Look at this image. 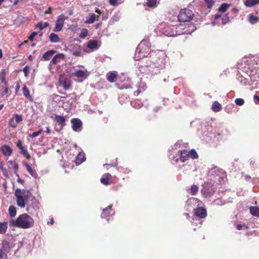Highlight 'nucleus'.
Wrapping results in <instances>:
<instances>
[{
  "label": "nucleus",
  "mask_w": 259,
  "mask_h": 259,
  "mask_svg": "<svg viewBox=\"0 0 259 259\" xmlns=\"http://www.w3.org/2000/svg\"><path fill=\"white\" fill-rule=\"evenodd\" d=\"M149 59L151 63L146 65V67L148 73H151L152 75L159 73L160 70L165 68L167 62V57L163 51H152Z\"/></svg>",
  "instance_id": "nucleus-1"
},
{
  "label": "nucleus",
  "mask_w": 259,
  "mask_h": 259,
  "mask_svg": "<svg viewBox=\"0 0 259 259\" xmlns=\"http://www.w3.org/2000/svg\"><path fill=\"white\" fill-rule=\"evenodd\" d=\"M161 32L168 37L175 36L184 34H191L196 30V27L192 26L189 28L184 27L183 24H167L161 28Z\"/></svg>",
  "instance_id": "nucleus-2"
},
{
  "label": "nucleus",
  "mask_w": 259,
  "mask_h": 259,
  "mask_svg": "<svg viewBox=\"0 0 259 259\" xmlns=\"http://www.w3.org/2000/svg\"><path fill=\"white\" fill-rule=\"evenodd\" d=\"M34 225L33 219L27 213L19 215L16 219L9 221L10 227H17L22 229H28Z\"/></svg>",
  "instance_id": "nucleus-3"
},
{
  "label": "nucleus",
  "mask_w": 259,
  "mask_h": 259,
  "mask_svg": "<svg viewBox=\"0 0 259 259\" xmlns=\"http://www.w3.org/2000/svg\"><path fill=\"white\" fill-rule=\"evenodd\" d=\"M226 179V173L222 169L212 166L208 174V181H211L215 185H223Z\"/></svg>",
  "instance_id": "nucleus-4"
},
{
  "label": "nucleus",
  "mask_w": 259,
  "mask_h": 259,
  "mask_svg": "<svg viewBox=\"0 0 259 259\" xmlns=\"http://www.w3.org/2000/svg\"><path fill=\"white\" fill-rule=\"evenodd\" d=\"M151 53L149 41L147 39H143L136 49L135 57L138 60L144 57H147L149 55L150 56Z\"/></svg>",
  "instance_id": "nucleus-5"
},
{
  "label": "nucleus",
  "mask_w": 259,
  "mask_h": 259,
  "mask_svg": "<svg viewBox=\"0 0 259 259\" xmlns=\"http://www.w3.org/2000/svg\"><path fill=\"white\" fill-rule=\"evenodd\" d=\"M202 187L201 193L206 198H210L217 189V185L213 184L211 181H206L202 185Z\"/></svg>",
  "instance_id": "nucleus-6"
},
{
  "label": "nucleus",
  "mask_w": 259,
  "mask_h": 259,
  "mask_svg": "<svg viewBox=\"0 0 259 259\" xmlns=\"http://www.w3.org/2000/svg\"><path fill=\"white\" fill-rule=\"evenodd\" d=\"M194 17L192 11L190 9L184 8L182 9L178 16V18L179 22H187L191 21Z\"/></svg>",
  "instance_id": "nucleus-7"
},
{
  "label": "nucleus",
  "mask_w": 259,
  "mask_h": 259,
  "mask_svg": "<svg viewBox=\"0 0 259 259\" xmlns=\"http://www.w3.org/2000/svg\"><path fill=\"white\" fill-rule=\"evenodd\" d=\"M180 153L179 157H174L171 160V162L173 164L179 163V162H185L189 158L188 151L186 150H179Z\"/></svg>",
  "instance_id": "nucleus-8"
},
{
  "label": "nucleus",
  "mask_w": 259,
  "mask_h": 259,
  "mask_svg": "<svg viewBox=\"0 0 259 259\" xmlns=\"http://www.w3.org/2000/svg\"><path fill=\"white\" fill-rule=\"evenodd\" d=\"M68 18V17L65 16L63 14H61L58 16L55 23V27L53 29V31L55 32L61 31L64 26L65 20Z\"/></svg>",
  "instance_id": "nucleus-9"
},
{
  "label": "nucleus",
  "mask_w": 259,
  "mask_h": 259,
  "mask_svg": "<svg viewBox=\"0 0 259 259\" xmlns=\"http://www.w3.org/2000/svg\"><path fill=\"white\" fill-rule=\"evenodd\" d=\"M114 213V211L112 209V205H109L103 209L101 218L105 219L108 222L112 219Z\"/></svg>",
  "instance_id": "nucleus-10"
},
{
  "label": "nucleus",
  "mask_w": 259,
  "mask_h": 259,
  "mask_svg": "<svg viewBox=\"0 0 259 259\" xmlns=\"http://www.w3.org/2000/svg\"><path fill=\"white\" fill-rule=\"evenodd\" d=\"M20 192V191H19V189L17 188L15 191L14 194L17 198V204L18 206L21 208H24L25 207L26 204L27 203L21 196V194L19 193Z\"/></svg>",
  "instance_id": "nucleus-11"
},
{
  "label": "nucleus",
  "mask_w": 259,
  "mask_h": 259,
  "mask_svg": "<svg viewBox=\"0 0 259 259\" xmlns=\"http://www.w3.org/2000/svg\"><path fill=\"white\" fill-rule=\"evenodd\" d=\"M60 86L62 87L65 90H67L70 87V81L64 75H61L59 79Z\"/></svg>",
  "instance_id": "nucleus-12"
},
{
  "label": "nucleus",
  "mask_w": 259,
  "mask_h": 259,
  "mask_svg": "<svg viewBox=\"0 0 259 259\" xmlns=\"http://www.w3.org/2000/svg\"><path fill=\"white\" fill-rule=\"evenodd\" d=\"M194 212L195 216L201 219L205 218L207 215L206 209L201 206H197V208L194 209Z\"/></svg>",
  "instance_id": "nucleus-13"
},
{
  "label": "nucleus",
  "mask_w": 259,
  "mask_h": 259,
  "mask_svg": "<svg viewBox=\"0 0 259 259\" xmlns=\"http://www.w3.org/2000/svg\"><path fill=\"white\" fill-rule=\"evenodd\" d=\"M72 128L75 132H79L81 130L82 122L78 118H73L71 120Z\"/></svg>",
  "instance_id": "nucleus-14"
},
{
  "label": "nucleus",
  "mask_w": 259,
  "mask_h": 259,
  "mask_svg": "<svg viewBox=\"0 0 259 259\" xmlns=\"http://www.w3.org/2000/svg\"><path fill=\"white\" fill-rule=\"evenodd\" d=\"M199 200L196 198L191 197L187 201L185 207L187 209H190V207L198 206L199 204Z\"/></svg>",
  "instance_id": "nucleus-15"
},
{
  "label": "nucleus",
  "mask_w": 259,
  "mask_h": 259,
  "mask_svg": "<svg viewBox=\"0 0 259 259\" xmlns=\"http://www.w3.org/2000/svg\"><path fill=\"white\" fill-rule=\"evenodd\" d=\"M55 119L57 122L58 123V125L59 126V128L55 127L56 131L57 132L60 131L65 125V122L66 121L65 118L61 115H56L55 116Z\"/></svg>",
  "instance_id": "nucleus-16"
},
{
  "label": "nucleus",
  "mask_w": 259,
  "mask_h": 259,
  "mask_svg": "<svg viewBox=\"0 0 259 259\" xmlns=\"http://www.w3.org/2000/svg\"><path fill=\"white\" fill-rule=\"evenodd\" d=\"M14 246L13 242L11 240L5 239L3 241L2 249L5 252H9L10 249L13 248Z\"/></svg>",
  "instance_id": "nucleus-17"
},
{
  "label": "nucleus",
  "mask_w": 259,
  "mask_h": 259,
  "mask_svg": "<svg viewBox=\"0 0 259 259\" xmlns=\"http://www.w3.org/2000/svg\"><path fill=\"white\" fill-rule=\"evenodd\" d=\"M72 75L76 77L80 78L82 79H85L89 75V73L87 70H78L74 72Z\"/></svg>",
  "instance_id": "nucleus-18"
},
{
  "label": "nucleus",
  "mask_w": 259,
  "mask_h": 259,
  "mask_svg": "<svg viewBox=\"0 0 259 259\" xmlns=\"http://www.w3.org/2000/svg\"><path fill=\"white\" fill-rule=\"evenodd\" d=\"M21 196L23 197V198L25 199V200L26 201L27 204L29 203V200H30L32 201V207L33 208H38L37 206V201L36 200L35 198L33 195H26L24 196L22 194Z\"/></svg>",
  "instance_id": "nucleus-19"
},
{
  "label": "nucleus",
  "mask_w": 259,
  "mask_h": 259,
  "mask_svg": "<svg viewBox=\"0 0 259 259\" xmlns=\"http://www.w3.org/2000/svg\"><path fill=\"white\" fill-rule=\"evenodd\" d=\"M1 151L3 154L6 157H9L12 153V150L11 147L7 145H3L1 147Z\"/></svg>",
  "instance_id": "nucleus-20"
},
{
  "label": "nucleus",
  "mask_w": 259,
  "mask_h": 259,
  "mask_svg": "<svg viewBox=\"0 0 259 259\" xmlns=\"http://www.w3.org/2000/svg\"><path fill=\"white\" fill-rule=\"evenodd\" d=\"M85 154L83 152H79L75 158V163L79 165L85 160Z\"/></svg>",
  "instance_id": "nucleus-21"
},
{
  "label": "nucleus",
  "mask_w": 259,
  "mask_h": 259,
  "mask_svg": "<svg viewBox=\"0 0 259 259\" xmlns=\"http://www.w3.org/2000/svg\"><path fill=\"white\" fill-rule=\"evenodd\" d=\"M24 166L26 167V169L27 170L29 174L34 178L37 179L38 178V175L36 170L34 169H32L30 165L27 163H24Z\"/></svg>",
  "instance_id": "nucleus-22"
},
{
  "label": "nucleus",
  "mask_w": 259,
  "mask_h": 259,
  "mask_svg": "<svg viewBox=\"0 0 259 259\" xmlns=\"http://www.w3.org/2000/svg\"><path fill=\"white\" fill-rule=\"evenodd\" d=\"M87 47L92 50L98 49L99 48L98 42L96 40H91L88 41Z\"/></svg>",
  "instance_id": "nucleus-23"
},
{
  "label": "nucleus",
  "mask_w": 259,
  "mask_h": 259,
  "mask_svg": "<svg viewBox=\"0 0 259 259\" xmlns=\"http://www.w3.org/2000/svg\"><path fill=\"white\" fill-rule=\"evenodd\" d=\"M99 18V15H96L94 13L90 14L89 18L85 21V23L93 24L96 20H98Z\"/></svg>",
  "instance_id": "nucleus-24"
},
{
  "label": "nucleus",
  "mask_w": 259,
  "mask_h": 259,
  "mask_svg": "<svg viewBox=\"0 0 259 259\" xmlns=\"http://www.w3.org/2000/svg\"><path fill=\"white\" fill-rule=\"evenodd\" d=\"M72 53L75 56H80L81 55V49L78 45H74L72 49Z\"/></svg>",
  "instance_id": "nucleus-25"
},
{
  "label": "nucleus",
  "mask_w": 259,
  "mask_h": 259,
  "mask_svg": "<svg viewBox=\"0 0 259 259\" xmlns=\"http://www.w3.org/2000/svg\"><path fill=\"white\" fill-rule=\"evenodd\" d=\"M64 55L63 54H58L55 55L51 61V64L54 65L60 61L61 60L64 59Z\"/></svg>",
  "instance_id": "nucleus-26"
},
{
  "label": "nucleus",
  "mask_w": 259,
  "mask_h": 259,
  "mask_svg": "<svg viewBox=\"0 0 259 259\" xmlns=\"http://www.w3.org/2000/svg\"><path fill=\"white\" fill-rule=\"evenodd\" d=\"M23 94L25 98H27L30 101H33V98L30 95V92L26 85H24L22 88Z\"/></svg>",
  "instance_id": "nucleus-27"
},
{
  "label": "nucleus",
  "mask_w": 259,
  "mask_h": 259,
  "mask_svg": "<svg viewBox=\"0 0 259 259\" xmlns=\"http://www.w3.org/2000/svg\"><path fill=\"white\" fill-rule=\"evenodd\" d=\"M55 53V51L54 50H50L46 52L42 56V59L44 60H49L51 59V58L53 56V55Z\"/></svg>",
  "instance_id": "nucleus-28"
},
{
  "label": "nucleus",
  "mask_w": 259,
  "mask_h": 259,
  "mask_svg": "<svg viewBox=\"0 0 259 259\" xmlns=\"http://www.w3.org/2000/svg\"><path fill=\"white\" fill-rule=\"evenodd\" d=\"M158 5L157 0H146V6L149 8H155Z\"/></svg>",
  "instance_id": "nucleus-29"
},
{
  "label": "nucleus",
  "mask_w": 259,
  "mask_h": 259,
  "mask_svg": "<svg viewBox=\"0 0 259 259\" xmlns=\"http://www.w3.org/2000/svg\"><path fill=\"white\" fill-rule=\"evenodd\" d=\"M121 17V15L119 12H116L111 17L110 23L111 24H113L116 22L118 21Z\"/></svg>",
  "instance_id": "nucleus-30"
},
{
  "label": "nucleus",
  "mask_w": 259,
  "mask_h": 259,
  "mask_svg": "<svg viewBox=\"0 0 259 259\" xmlns=\"http://www.w3.org/2000/svg\"><path fill=\"white\" fill-rule=\"evenodd\" d=\"M50 41L51 42L56 43L60 41L58 35L54 33H51L49 36Z\"/></svg>",
  "instance_id": "nucleus-31"
},
{
  "label": "nucleus",
  "mask_w": 259,
  "mask_h": 259,
  "mask_svg": "<svg viewBox=\"0 0 259 259\" xmlns=\"http://www.w3.org/2000/svg\"><path fill=\"white\" fill-rule=\"evenodd\" d=\"M8 212L10 217L13 218L16 215V208L14 205H10L8 209Z\"/></svg>",
  "instance_id": "nucleus-32"
},
{
  "label": "nucleus",
  "mask_w": 259,
  "mask_h": 259,
  "mask_svg": "<svg viewBox=\"0 0 259 259\" xmlns=\"http://www.w3.org/2000/svg\"><path fill=\"white\" fill-rule=\"evenodd\" d=\"M222 108V106L220 103H219L217 101H215L213 103L212 106H211V109L214 112H219L221 110Z\"/></svg>",
  "instance_id": "nucleus-33"
},
{
  "label": "nucleus",
  "mask_w": 259,
  "mask_h": 259,
  "mask_svg": "<svg viewBox=\"0 0 259 259\" xmlns=\"http://www.w3.org/2000/svg\"><path fill=\"white\" fill-rule=\"evenodd\" d=\"M8 167L9 169H13L15 171H17L18 169V165L15 161L10 160L8 162Z\"/></svg>",
  "instance_id": "nucleus-34"
},
{
  "label": "nucleus",
  "mask_w": 259,
  "mask_h": 259,
  "mask_svg": "<svg viewBox=\"0 0 259 259\" xmlns=\"http://www.w3.org/2000/svg\"><path fill=\"white\" fill-rule=\"evenodd\" d=\"M17 146L20 150L21 153L24 155H26L28 154L27 150L22 146V143L20 140H19Z\"/></svg>",
  "instance_id": "nucleus-35"
},
{
  "label": "nucleus",
  "mask_w": 259,
  "mask_h": 259,
  "mask_svg": "<svg viewBox=\"0 0 259 259\" xmlns=\"http://www.w3.org/2000/svg\"><path fill=\"white\" fill-rule=\"evenodd\" d=\"M251 214L254 216L259 217V208L256 206H251L249 208Z\"/></svg>",
  "instance_id": "nucleus-36"
},
{
  "label": "nucleus",
  "mask_w": 259,
  "mask_h": 259,
  "mask_svg": "<svg viewBox=\"0 0 259 259\" xmlns=\"http://www.w3.org/2000/svg\"><path fill=\"white\" fill-rule=\"evenodd\" d=\"M249 21L251 24H256L259 22V17L250 14L249 15Z\"/></svg>",
  "instance_id": "nucleus-37"
},
{
  "label": "nucleus",
  "mask_w": 259,
  "mask_h": 259,
  "mask_svg": "<svg viewBox=\"0 0 259 259\" xmlns=\"http://www.w3.org/2000/svg\"><path fill=\"white\" fill-rule=\"evenodd\" d=\"M117 75L115 73L110 72L107 74V79L110 82H113L115 81Z\"/></svg>",
  "instance_id": "nucleus-38"
},
{
  "label": "nucleus",
  "mask_w": 259,
  "mask_h": 259,
  "mask_svg": "<svg viewBox=\"0 0 259 259\" xmlns=\"http://www.w3.org/2000/svg\"><path fill=\"white\" fill-rule=\"evenodd\" d=\"M7 222H0V234H5L7 231Z\"/></svg>",
  "instance_id": "nucleus-39"
},
{
  "label": "nucleus",
  "mask_w": 259,
  "mask_h": 259,
  "mask_svg": "<svg viewBox=\"0 0 259 259\" xmlns=\"http://www.w3.org/2000/svg\"><path fill=\"white\" fill-rule=\"evenodd\" d=\"M111 177V175L109 174H106L105 175V177H103L100 179L101 182L105 185H108L109 184V178Z\"/></svg>",
  "instance_id": "nucleus-40"
},
{
  "label": "nucleus",
  "mask_w": 259,
  "mask_h": 259,
  "mask_svg": "<svg viewBox=\"0 0 259 259\" xmlns=\"http://www.w3.org/2000/svg\"><path fill=\"white\" fill-rule=\"evenodd\" d=\"M259 3V0H245V5L246 6L250 7Z\"/></svg>",
  "instance_id": "nucleus-41"
},
{
  "label": "nucleus",
  "mask_w": 259,
  "mask_h": 259,
  "mask_svg": "<svg viewBox=\"0 0 259 259\" xmlns=\"http://www.w3.org/2000/svg\"><path fill=\"white\" fill-rule=\"evenodd\" d=\"M189 158H191L193 159H197L198 158V155L196 151L193 149L190 151H188Z\"/></svg>",
  "instance_id": "nucleus-42"
},
{
  "label": "nucleus",
  "mask_w": 259,
  "mask_h": 259,
  "mask_svg": "<svg viewBox=\"0 0 259 259\" xmlns=\"http://www.w3.org/2000/svg\"><path fill=\"white\" fill-rule=\"evenodd\" d=\"M49 25V24L48 22H40L36 25V27L41 30L47 27Z\"/></svg>",
  "instance_id": "nucleus-43"
},
{
  "label": "nucleus",
  "mask_w": 259,
  "mask_h": 259,
  "mask_svg": "<svg viewBox=\"0 0 259 259\" xmlns=\"http://www.w3.org/2000/svg\"><path fill=\"white\" fill-rule=\"evenodd\" d=\"M212 203L216 205H222L226 204V201L225 200H223L222 198H218L213 201Z\"/></svg>",
  "instance_id": "nucleus-44"
},
{
  "label": "nucleus",
  "mask_w": 259,
  "mask_h": 259,
  "mask_svg": "<svg viewBox=\"0 0 259 259\" xmlns=\"http://www.w3.org/2000/svg\"><path fill=\"white\" fill-rule=\"evenodd\" d=\"M6 73L5 70H2L0 75V80L5 85L7 84V82L6 80Z\"/></svg>",
  "instance_id": "nucleus-45"
},
{
  "label": "nucleus",
  "mask_w": 259,
  "mask_h": 259,
  "mask_svg": "<svg viewBox=\"0 0 259 259\" xmlns=\"http://www.w3.org/2000/svg\"><path fill=\"white\" fill-rule=\"evenodd\" d=\"M88 30L86 28H83L81 30L79 34V37L80 38H84L88 34Z\"/></svg>",
  "instance_id": "nucleus-46"
},
{
  "label": "nucleus",
  "mask_w": 259,
  "mask_h": 259,
  "mask_svg": "<svg viewBox=\"0 0 259 259\" xmlns=\"http://www.w3.org/2000/svg\"><path fill=\"white\" fill-rule=\"evenodd\" d=\"M198 191V187L196 185H193L190 188V194L192 195H195Z\"/></svg>",
  "instance_id": "nucleus-47"
},
{
  "label": "nucleus",
  "mask_w": 259,
  "mask_h": 259,
  "mask_svg": "<svg viewBox=\"0 0 259 259\" xmlns=\"http://www.w3.org/2000/svg\"><path fill=\"white\" fill-rule=\"evenodd\" d=\"M229 7V5L226 3H224L222 5H221L220 7L219 8V11L221 12L224 13L228 10Z\"/></svg>",
  "instance_id": "nucleus-48"
},
{
  "label": "nucleus",
  "mask_w": 259,
  "mask_h": 259,
  "mask_svg": "<svg viewBox=\"0 0 259 259\" xmlns=\"http://www.w3.org/2000/svg\"><path fill=\"white\" fill-rule=\"evenodd\" d=\"M131 104H132V106L135 108H140L143 105V104H142L141 101L139 100H136V101H134L133 102H132L131 103Z\"/></svg>",
  "instance_id": "nucleus-49"
},
{
  "label": "nucleus",
  "mask_w": 259,
  "mask_h": 259,
  "mask_svg": "<svg viewBox=\"0 0 259 259\" xmlns=\"http://www.w3.org/2000/svg\"><path fill=\"white\" fill-rule=\"evenodd\" d=\"M12 118H14L15 121L17 123H19L23 120L22 116L21 115H19L18 114H14L13 117Z\"/></svg>",
  "instance_id": "nucleus-50"
},
{
  "label": "nucleus",
  "mask_w": 259,
  "mask_h": 259,
  "mask_svg": "<svg viewBox=\"0 0 259 259\" xmlns=\"http://www.w3.org/2000/svg\"><path fill=\"white\" fill-rule=\"evenodd\" d=\"M19 191H20L19 193L21 195L22 194L24 196L26 195H32L30 190L19 189Z\"/></svg>",
  "instance_id": "nucleus-51"
},
{
  "label": "nucleus",
  "mask_w": 259,
  "mask_h": 259,
  "mask_svg": "<svg viewBox=\"0 0 259 259\" xmlns=\"http://www.w3.org/2000/svg\"><path fill=\"white\" fill-rule=\"evenodd\" d=\"M7 253L4 251L3 249H0V259H8Z\"/></svg>",
  "instance_id": "nucleus-52"
},
{
  "label": "nucleus",
  "mask_w": 259,
  "mask_h": 259,
  "mask_svg": "<svg viewBox=\"0 0 259 259\" xmlns=\"http://www.w3.org/2000/svg\"><path fill=\"white\" fill-rule=\"evenodd\" d=\"M17 124L18 123L15 121L14 118H11L9 123V126L13 128L16 127Z\"/></svg>",
  "instance_id": "nucleus-53"
},
{
  "label": "nucleus",
  "mask_w": 259,
  "mask_h": 259,
  "mask_svg": "<svg viewBox=\"0 0 259 259\" xmlns=\"http://www.w3.org/2000/svg\"><path fill=\"white\" fill-rule=\"evenodd\" d=\"M235 103L236 105L238 106H242L244 103V101L243 99L241 98H237L235 100Z\"/></svg>",
  "instance_id": "nucleus-54"
},
{
  "label": "nucleus",
  "mask_w": 259,
  "mask_h": 259,
  "mask_svg": "<svg viewBox=\"0 0 259 259\" xmlns=\"http://www.w3.org/2000/svg\"><path fill=\"white\" fill-rule=\"evenodd\" d=\"M229 21V17L228 15H225L222 18V24L225 25Z\"/></svg>",
  "instance_id": "nucleus-55"
},
{
  "label": "nucleus",
  "mask_w": 259,
  "mask_h": 259,
  "mask_svg": "<svg viewBox=\"0 0 259 259\" xmlns=\"http://www.w3.org/2000/svg\"><path fill=\"white\" fill-rule=\"evenodd\" d=\"M42 132V130H40L38 131L33 132L31 135H30V137L32 138H35L37 136H38Z\"/></svg>",
  "instance_id": "nucleus-56"
},
{
  "label": "nucleus",
  "mask_w": 259,
  "mask_h": 259,
  "mask_svg": "<svg viewBox=\"0 0 259 259\" xmlns=\"http://www.w3.org/2000/svg\"><path fill=\"white\" fill-rule=\"evenodd\" d=\"M207 4V7L210 9L214 5L213 0H204Z\"/></svg>",
  "instance_id": "nucleus-57"
},
{
  "label": "nucleus",
  "mask_w": 259,
  "mask_h": 259,
  "mask_svg": "<svg viewBox=\"0 0 259 259\" xmlns=\"http://www.w3.org/2000/svg\"><path fill=\"white\" fill-rule=\"evenodd\" d=\"M14 174L16 175V177H18L17 182L22 184L24 183V181L23 179H21L19 178V174L17 173V171H15Z\"/></svg>",
  "instance_id": "nucleus-58"
},
{
  "label": "nucleus",
  "mask_w": 259,
  "mask_h": 259,
  "mask_svg": "<svg viewBox=\"0 0 259 259\" xmlns=\"http://www.w3.org/2000/svg\"><path fill=\"white\" fill-rule=\"evenodd\" d=\"M37 35V32H33L31 35L29 36L28 39L30 41H33L34 37Z\"/></svg>",
  "instance_id": "nucleus-59"
},
{
  "label": "nucleus",
  "mask_w": 259,
  "mask_h": 259,
  "mask_svg": "<svg viewBox=\"0 0 259 259\" xmlns=\"http://www.w3.org/2000/svg\"><path fill=\"white\" fill-rule=\"evenodd\" d=\"M109 4L112 6H118L119 3L117 2V0H109Z\"/></svg>",
  "instance_id": "nucleus-60"
},
{
  "label": "nucleus",
  "mask_w": 259,
  "mask_h": 259,
  "mask_svg": "<svg viewBox=\"0 0 259 259\" xmlns=\"http://www.w3.org/2000/svg\"><path fill=\"white\" fill-rule=\"evenodd\" d=\"M23 71L24 73L25 76H27L29 71V68L27 66H26L23 68Z\"/></svg>",
  "instance_id": "nucleus-61"
},
{
  "label": "nucleus",
  "mask_w": 259,
  "mask_h": 259,
  "mask_svg": "<svg viewBox=\"0 0 259 259\" xmlns=\"http://www.w3.org/2000/svg\"><path fill=\"white\" fill-rule=\"evenodd\" d=\"M118 170L124 173H128L130 171L128 168H124L123 167H119Z\"/></svg>",
  "instance_id": "nucleus-62"
},
{
  "label": "nucleus",
  "mask_w": 259,
  "mask_h": 259,
  "mask_svg": "<svg viewBox=\"0 0 259 259\" xmlns=\"http://www.w3.org/2000/svg\"><path fill=\"white\" fill-rule=\"evenodd\" d=\"M244 228L246 229L248 228V227L244 225H242L239 224V225H237L236 226V228L238 230H242Z\"/></svg>",
  "instance_id": "nucleus-63"
},
{
  "label": "nucleus",
  "mask_w": 259,
  "mask_h": 259,
  "mask_svg": "<svg viewBox=\"0 0 259 259\" xmlns=\"http://www.w3.org/2000/svg\"><path fill=\"white\" fill-rule=\"evenodd\" d=\"M253 99L255 101V102L256 104H259V96H257L256 95H255L253 97Z\"/></svg>",
  "instance_id": "nucleus-64"
}]
</instances>
